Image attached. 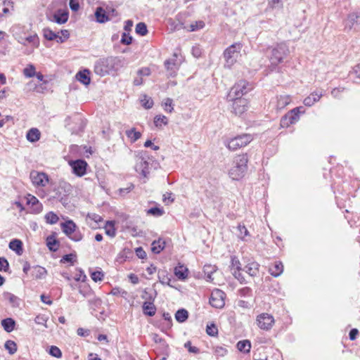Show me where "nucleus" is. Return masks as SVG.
Here are the masks:
<instances>
[{"label":"nucleus","instance_id":"dca6fc26","mask_svg":"<svg viewBox=\"0 0 360 360\" xmlns=\"http://www.w3.org/2000/svg\"><path fill=\"white\" fill-rule=\"evenodd\" d=\"M303 107H297L287 113L288 119L290 121V124H295L300 119V115L302 112H304V110H302Z\"/></svg>","mask_w":360,"mask_h":360},{"label":"nucleus","instance_id":"6e6d98bb","mask_svg":"<svg viewBox=\"0 0 360 360\" xmlns=\"http://www.w3.org/2000/svg\"><path fill=\"white\" fill-rule=\"evenodd\" d=\"M231 269L234 270H242V268L240 266V262L239 259L233 256L231 257Z\"/></svg>","mask_w":360,"mask_h":360},{"label":"nucleus","instance_id":"5701e85b","mask_svg":"<svg viewBox=\"0 0 360 360\" xmlns=\"http://www.w3.org/2000/svg\"><path fill=\"white\" fill-rule=\"evenodd\" d=\"M143 313L148 316H153L156 312V307L153 302L146 301L142 306Z\"/></svg>","mask_w":360,"mask_h":360},{"label":"nucleus","instance_id":"052dcab7","mask_svg":"<svg viewBox=\"0 0 360 360\" xmlns=\"http://www.w3.org/2000/svg\"><path fill=\"white\" fill-rule=\"evenodd\" d=\"M165 110L169 112H172L173 110L172 99L167 98L164 101Z\"/></svg>","mask_w":360,"mask_h":360},{"label":"nucleus","instance_id":"bf43d9fd","mask_svg":"<svg viewBox=\"0 0 360 360\" xmlns=\"http://www.w3.org/2000/svg\"><path fill=\"white\" fill-rule=\"evenodd\" d=\"M111 294L113 295H121L124 297L127 295V292L120 288H113L111 290Z\"/></svg>","mask_w":360,"mask_h":360},{"label":"nucleus","instance_id":"e433bc0d","mask_svg":"<svg viewBox=\"0 0 360 360\" xmlns=\"http://www.w3.org/2000/svg\"><path fill=\"white\" fill-rule=\"evenodd\" d=\"M46 245L49 249L53 252L56 251L59 248V243L53 236L47 237Z\"/></svg>","mask_w":360,"mask_h":360},{"label":"nucleus","instance_id":"5fc2aeb1","mask_svg":"<svg viewBox=\"0 0 360 360\" xmlns=\"http://www.w3.org/2000/svg\"><path fill=\"white\" fill-rule=\"evenodd\" d=\"M25 41L32 44L34 46H37L39 44V38L37 34L30 35L25 38Z\"/></svg>","mask_w":360,"mask_h":360},{"label":"nucleus","instance_id":"a211bd4d","mask_svg":"<svg viewBox=\"0 0 360 360\" xmlns=\"http://www.w3.org/2000/svg\"><path fill=\"white\" fill-rule=\"evenodd\" d=\"M269 271L274 277H278L283 271V265L281 262H275L271 266H269Z\"/></svg>","mask_w":360,"mask_h":360},{"label":"nucleus","instance_id":"412c9836","mask_svg":"<svg viewBox=\"0 0 360 360\" xmlns=\"http://www.w3.org/2000/svg\"><path fill=\"white\" fill-rule=\"evenodd\" d=\"M259 264L256 262L248 263L243 269L250 276H256L259 273Z\"/></svg>","mask_w":360,"mask_h":360},{"label":"nucleus","instance_id":"c756f323","mask_svg":"<svg viewBox=\"0 0 360 360\" xmlns=\"http://www.w3.org/2000/svg\"><path fill=\"white\" fill-rule=\"evenodd\" d=\"M27 200L29 205L35 206L34 210L37 212H40L42 210V205L39 202V200L35 196L29 194Z\"/></svg>","mask_w":360,"mask_h":360},{"label":"nucleus","instance_id":"c9c22d12","mask_svg":"<svg viewBox=\"0 0 360 360\" xmlns=\"http://www.w3.org/2000/svg\"><path fill=\"white\" fill-rule=\"evenodd\" d=\"M237 348L240 352L248 353L251 348L250 342L248 340H240L237 343Z\"/></svg>","mask_w":360,"mask_h":360},{"label":"nucleus","instance_id":"680f3d73","mask_svg":"<svg viewBox=\"0 0 360 360\" xmlns=\"http://www.w3.org/2000/svg\"><path fill=\"white\" fill-rule=\"evenodd\" d=\"M121 42L123 44L129 45L132 42V37L125 32H124L122 35Z\"/></svg>","mask_w":360,"mask_h":360},{"label":"nucleus","instance_id":"774afa93","mask_svg":"<svg viewBox=\"0 0 360 360\" xmlns=\"http://www.w3.org/2000/svg\"><path fill=\"white\" fill-rule=\"evenodd\" d=\"M72 240L78 242L80 241L82 239V235L79 231H75V233H73L70 237Z\"/></svg>","mask_w":360,"mask_h":360},{"label":"nucleus","instance_id":"a19ab883","mask_svg":"<svg viewBox=\"0 0 360 360\" xmlns=\"http://www.w3.org/2000/svg\"><path fill=\"white\" fill-rule=\"evenodd\" d=\"M165 211L163 208L158 207H151L146 211L148 215H153L154 217H160L163 215Z\"/></svg>","mask_w":360,"mask_h":360},{"label":"nucleus","instance_id":"79ce46f5","mask_svg":"<svg viewBox=\"0 0 360 360\" xmlns=\"http://www.w3.org/2000/svg\"><path fill=\"white\" fill-rule=\"evenodd\" d=\"M43 34L46 39L49 41L55 40L58 37V34L55 33L49 28H44L43 30Z\"/></svg>","mask_w":360,"mask_h":360},{"label":"nucleus","instance_id":"49530a36","mask_svg":"<svg viewBox=\"0 0 360 360\" xmlns=\"http://www.w3.org/2000/svg\"><path fill=\"white\" fill-rule=\"evenodd\" d=\"M168 119L165 115H157L154 119V123L156 127H161L162 124L166 125Z\"/></svg>","mask_w":360,"mask_h":360},{"label":"nucleus","instance_id":"e2e57ef3","mask_svg":"<svg viewBox=\"0 0 360 360\" xmlns=\"http://www.w3.org/2000/svg\"><path fill=\"white\" fill-rule=\"evenodd\" d=\"M89 303L90 306L95 310L96 308L101 305L102 302L101 299L94 297L91 300H89Z\"/></svg>","mask_w":360,"mask_h":360},{"label":"nucleus","instance_id":"b1692460","mask_svg":"<svg viewBox=\"0 0 360 360\" xmlns=\"http://www.w3.org/2000/svg\"><path fill=\"white\" fill-rule=\"evenodd\" d=\"M3 297L6 300H8L9 304L13 307H18L20 305V299L15 295L6 292L3 294Z\"/></svg>","mask_w":360,"mask_h":360},{"label":"nucleus","instance_id":"8fccbe9b","mask_svg":"<svg viewBox=\"0 0 360 360\" xmlns=\"http://www.w3.org/2000/svg\"><path fill=\"white\" fill-rule=\"evenodd\" d=\"M141 102L142 105L146 109L151 108L153 107V100L150 98H149L147 96H146V95L143 96V98L141 100Z\"/></svg>","mask_w":360,"mask_h":360},{"label":"nucleus","instance_id":"9b49d317","mask_svg":"<svg viewBox=\"0 0 360 360\" xmlns=\"http://www.w3.org/2000/svg\"><path fill=\"white\" fill-rule=\"evenodd\" d=\"M32 184L37 186L44 187L49 182V176L44 172L33 171L30 173Z\"/></svg>","mask_w":360,"mask_h":360},{"label":"nucleus","instance_id":"20e7f679","mask_svg":"<svg viewBox=\"0 0 360 360\" xmlns=\"http://www.w3.org/2000/svg\"><path fill=\"white\" fill-rule=\"evenodd\" d=\"M253 139L250 134H243L236 136L225 142L226 147L231 150H236L242 147L247 146Z\"/></svg>","mask_w":360,"mask_h":360},{"label":"nucleus","instance_id":"c03bdc74","mask_svg":"<svg viewBox=\"0 0 360 360\" xmlns=\"http://www.w3.org/2000/svg\"><path fill=\"white\" fill-rule=\"evenodd\" d=\"M136 32L141 36H145L148 33L146 25L144 22H139L136 26Z\"/></svg>","mask_w":360,"mask_h":360},{"label":"nucleus","instance_id":"aec40b11","mask_svg":"<svg viewBox=\"0 0 360 360\" xmlns=\"http://www.w3.org/2000/svg\"><path fill=\"white\" fill-rule=\"evenodd\" d=\"M41 132L37 128H31L26 134V138L28 141L35 143L40 139Z\"/></svg>","mask_w":360,"mask_h":360},{"label":"nucleus","instance_id":"f8f14e48","mask_svg":"<svg viewBox=\"0 0 360 360\" xmlns=\"http://www.w3.org/2000/svg\"><path fill=\"white\" fill-rule=\"evenodd\" d=\"M72 172L78 176H82L86 174L87 163L84 160H77L70 163Z\"/></svg>","mask_w":360,"mask_h":360},{"label":"nucleus","instance_id":"f03ea898","mask_svg":"<svg viewBox=\"0 0 360 360\" xmlns=\"http://www.w3.org/2000/svg\"><path fill=\"white\" fill-rule=\"evenodd\" d=\"M248 162L247 154L237 155L234 158L233 167L229 170V176L233 180H239L243 178L248 169Z\"/></svg>","mask_w":360,"mask_h":360},{"label":"nucleus","instance_id":"f3484780","mask_svg":"<svg viewBox=\"0 0 360 360\" xmlns=\"http://www.w3.org/2000/svg\"><path fill=\"white\" fill-rule=\"evenodd\" d=\"M31 274L35 279H43L46 277L47 271L44 267L36 265L32 267Z\"/></svg>","mask_w":360,"mask_h":360},{"label":"nucleus","instance_id":"9d476101","mask_svg":"<svg viewBox=\"0 0 360 360\" xmlns=\"http://www.w3.org/2000/svg\"><path fill=\"white\" fill-rule=\"evenodd\" d=\"M230 100L233 101V112L236 115H240L248 109V101L243 98H235L232 96L229 98Z\"/></svg>","mask_w":360,"mask_h":360},{"label":"nucleus","instance_id":"58836bf2","mask_svg":"<svg viewBox=\"0 0 360 360\" xmlns=\"http://www.w3.org/2000/svg\"><path fill=\"white\" fill-rule=\"evenodd\" d=\"M126 135L129 139H130L131 142L136 141L141 136V134L136 131L135 128H132L130 130L126 131Z\"/></svg>","mask_w":360,"mask_h":360},{"label":"nucleus","instance_id":"4be33fe9","mask_svg":"<svg viewBox=\"0 0 360 360\" xmlns=\"http://www.w3.org/2000/svg\"><path fill=\"white\" fill-rule=\"evenodd\" d=\"M90 72L89 70L85 69L82 71H79L76 75L77 79L84 85L90 84L91 79L89 77Z\"/></svg>","mask_w":360,"mask_h":360},{"label":"nucleus","instance_id":"0eeeda50","mask_svg":"<svg viewBox=\"0 0 360 360\" xmlns=\"http://www.w3.org/2000/svg\"><path fill=\"white\" fill-rule=\"evenodd\" d=\"M226 294L219 289H214L210 297V304L217 309H221L225 305Z\"/></svg>","mask_w":360,"mask_h":360},{"label":"nucleus","instance_id":"39448f33","mask_svg":"<svg viewBox=\"0 0 360 360\" xmlns=\"http://www.w3.org/2000/svg\"><path fill=\"white\" fill-rule=\"evenodd\" d=\"M243 45L240 43H235L229 46L224 52V57L226 60V66L231 67L240 55Z\"/></svg>","mask_w":360,"mask_h":360},{"label":"nucleus","instance_id":"4468645a","mask_svg":"<svg viewBox=\"0 0 360 360\" xmlns=\"http://www.w3.org/2000/svg\"><path fill=\"white\" fill-rule=\"evenodd\" d=\"M61 229L64 233L70 237L76 230L77 226L72 220H68L60 224Z\"/></svg>","mask_w":360,"mask_h":360},{"label":"nucleus","instance_id":"473e14b6","mask_svg":"<svg viewBox=\"0 0 360 360\" xmlns=\"http://www.w3.org/2000/svg\"><path fill=\"white\" fill-rule=\"evenodd\" d=\"M15 321L11 318L4 319L1 321V325L6 332H11L15 328Z\"/></svg>","mask_w":360,"mask_h":360},{"label":"nucleus","instance_id":"603ef678","mask_svg":"<svg viewBox=\"0 0 360 360\" xmlns=\"http://www.w3.org/2000/svg\"><path fill=\"white\" fill-rule=\"evenodd\" d=\"M49 354L52 356L60 358L62 356V352L58 347L51 346L49 349Z\"/></svg>","mask_w":360,"mask_h":360},{"label":"nucleus","instance_id":"3c124183","mask_svg":"<svg viewBox=\"0 0 360 360\" xmlns=\"http://www.w3.org/2000/svg\"><path fill=\"white\" fill-rule=\"evenodd\" d=\"M103 277L104 274L101 271H95L91 273V278L95 282L102 281Z\"/></svg>","mask_w":360,"mask_h":360},{"label":"nucleus","instance_id":"0e129e2a","mask_svg":"<svg viewBox=\"0 0 360 360\" xmlns=\"http://www.w3.org/2000/svg\"><path fill=\"white\" fill-rule=\"evenodd\" d=\"M241 270H234L232 274L233 275V276L238 280L240 281V283H245V278L244 276H243V274H241L240 272Z\"/></svg>","mask_w":360,"mask_h":360},{"label":"nucleus","instance_id":"72a5a7b5","mask_svg":"<svg viewBox=\"0 0 360 360\" xmlns=\"http://www.w3.org/2000/svg\"><path fill=\"white\" fill-rule=\"evenodd\" d=\"M188 318V312L185 309H181L176 311L175 319L179 323L185 322Z\"/></svg>","mask_w":360,"mask_h":360},{"label":"nucleus","instance_id":"864d4df0","mask_svg":"<svg viewBox=\"0 0 360 360\" xmlns=\"http://www.w3.org/2000/svg\"><path fill=\"white\" fill-rule=\"evenodd\" d=\"M47 320L48 318L45 315L42 314L37 315L34 319V321L37 324L44 326L45 327H46Z\"/></svg>","mask_w":360,"mask_h":360},{"label":"nucleus","instance_id":"423d86ee","mask_svg":"<svg viewBox=\"0 0 360 360\" xmlns=\"http://www.w3.org/2000/svg\"><path fill=\"white\" fill-rule=\"evenodd\" d=\"M252 89V85L245 80H240L231 89L228 97L242 98V96Z\"/></svg>","mask_w":360,"mask_h":360},{"label":"nucleus","instance_id":"a878e982","mask_svg":"<svg viewBox=\"0 0 360 360\" xmlns=\"http://www.w3.org/2000/svg\"><path fill=\"white\" fill-rule=\"evenodd\" d=\"M53 20L58 24H64L68 20V13L65 11H58L53 15Z\"/></svg>","mask_w":360,"mask_h":360},{"label":"nucleus","instance_id":"2f4dec72","mask_svg":"<svg viewBox=\"0 0 360 360\" xmlns=\"http://www.w3.org/2000/svg\"><path fill=\"white\" fill-rule=\"evenodd\" d=\"M174 274L180 280H184L188 276V269L184 266H178L174 268Z\"/></svg>","mask_w":360,"mask_h":360},{"label":"nucleus","instance_id":"7ed1b4c3","mask_svg":"<svg viewBox=\"0 0 360 360\" xmlns=\"http://www.w3.org/2000/svg\"><path fill=\"white\" fill-rule=\"evenodd\" d=\"M289 53L288 46L285 43L276 45L271 51L269 60L271 65L275 68L279 63L283 62V58Z\"/></svg>","mask_w":360,"mask_h":360},{"label":"nucleus","instance_id":"f704fd0d","mask_svg":"<svg viewBox=\"0 0 360 360\" xmlns=\"http://www.w3.org/2000/svg\"><path fill=\"white\" fill-rule=\"evenodd\" d=\"M165 241L159 239L152 243L151 250L155 254H159L165 248Z\"/></svg>","mask_w":360,"mask_h":360},{"label":"nucleus","instance_id":"4d7b16f0","mask_svg":"<svg viewBox=\"0 0 360 360\" xmlns=\"http://www.w3.org/2000/svg\"><path fill=\"white\" fill-rule=\"evenodd\" d=\"M132 254V252L129 248H124L118 255V259L125 261L127 258L129 257V255Z\"/></svg>","mask_w":360,"mask_h":360},{"label":"nucleus","instance_id":"bb28decb","mask_svg":"<svg viewBox=\"0 0 360 360\" xmlns=\"http://www.w3.org/2000/svg\"><path fill=\"white\" fill-rule=\"evenodd\" d=\"M165 66L167 70L169 72V75L170 77H174L176 75L177 67L174 60H166L165 61Z\"/></svg>","mask_w":360,"mask_h":360},{"label":"nucleus","instance_id":"cd10ccee","mask_svg":"<svg viewBox=\"0 0 360 360\" xmlns=\"http://www.w3.org/2000/svg\"><path fill=\"white\" fill-rule=\"evenodd\" d=\"M291 101V99L289 96L283 95L280 96L277 98V103L276 108L278 110L283 109L286 105H288Z\"/></svg>","mask_w":360,"mask_h":360},{"label":"nucleus","instance_id":"a18cd8bd","mask_svg":"<svg viewBox=\"0 0 360 360\" xmlns=\"http://www.w3.org/2000/svg\"><path fill=\"white\" fill-rule=\"evenodd\" d=\"M205 27V22L202 20L195 21L191 23L188 29L190 32H194L202 29Z\"/></svg>","mask_w":360,"mask_h":360},{"label":"nucleus","instance_id":"c85d7f7f","mask_svg":"<svg viewBox=\"0 0 360 360\" xmlns=\"http://www.w3.org/2000/svg\"><path fill=\"white\" fill-rule=\"evenodd\" d=\"M217 271V267L211 264H205L203 267V272L207 281H213L212 274Z\"/></svg>","mask_w":360,"mask_h":360},{"label":"nucleus","instance_id":"338daca9","mask_svg":"<svg viewBox=\"0 0 360 360\" xmlns=\"http://www.w3.org/2000/svg\"><path fill=\"white\" fill-rule=\"evenodd\" d=\"M172 193L170 192H167L163 195L162 200L166 205L174 202V198H172Z\"/></svg>","mask_w":360,"mask_h":360},{"label":"nucleus","instance_id":"1a4fd4ad","mask_svg":"<svg viewBox=\"0 0 360 360\" xmlns=\"http://www.w3.org/2000/svg\"><path fill=\"white\" fill-rule=\"evenodd\" d=\"M345 30L347 31L354 30L358 32L360 30V12H353L348 14L345 20Z\"/></svg>","mask_w":360,"mask_h":360},{"label":"nucleus","instance_id":"ddd939ff","mask_svg":"<svg viewBox=\"0 0 360 360\" xmlns=\"http://www.w3.org/2000/svg\"><path fill=\"white\" fill-rule=\"evenodd\" d=\"M148 166V162L143 158H139L135 165V169L143 176L147 177L150 172Z\"/></svg>","mask_w":360,"mask_h":360},{"label":"nucleus","instance_id":"de8ad7c7","mask_svg":"<svg viewBox=\"0 0 360 360\" xmlns=\"http://www.w3.org/2000/svg\"><path fill=\"white\" fill-rule=\"evenodd\" d=\"M23 73L27 77H32L35 75V68L33 65H27L24 70Z\"/></svg>","mask_w":360,"mask_h":360},{"label":"nucleus","instance_id":"2eb2a0df","mask_svg":"<svg viewBox=\"0 0 360 360\" xmlns=\"http://www.w3.org/2000/svg\"><path fill=\"white\" fill-rule=\"evenodd\" d=\"M303 107H297L287 113L288 119L290 121V124H295L300 119V115L302 112H304V110H302Z\"/></svg>","mask_w":360,"mask_h":360},{"label":"nucleus","instance_id":"ea45409f","mask_svg":"<svg viewBox=\"0 0 360 360\" xmlns=\"http://www.w3.org/2000/svg\"><path fill=\"white\" fill-rule=\"evenodd\" d=\"M45 219L47 224H55L58 221L59 217L54 212H49L45 215Z\"/></svg>","mask_w":360,"mask_h":360},{"label":"nucleus","instance_id":"7c9ffc66","mask_svg":"<svg viewBox=\"0 0 360 360\" xmlns=\"http://www.w3.org/2000/svg\"><path fill=\"white\" fill-rule=\"evenodd\" d=\"M12 4L13 3L8 0H0V17L9 12L10 8L13 7Z\"/></svg>","mask_w":360,"mask_h":360},{"label":"nucleus","instance_id":"13d9d810","mask_svg":"<svg viewBox=\"0 0 360 360\" xmlns=\"http://www.w3.org/2000/svg\"><path fill=\"white\" fill-rule=\"evenodd\" d=\"M9 269V264L4 257H0V271H7Z\"/></svg>","mask_w":360,"mask_h":360},{"label":"nucleus","instance_id":"4c0bfd02","mask_svg":"<svg viewBox=\"0 0 360 360\" xmlns=\"http://www.w3.org/2000/svg\"><path fill=\"white\" fill-rule=\"evenodd\" d=\"M105 232L106 235L108 236L113 238L116 235V230L115 229L114 222L112 221H108L105 223V226L104 227Z\"/></svg>","mask_w":360,"mask_h":360},{"label":"nucleus","instance_id":"393cba45","mask_svg":"<svg viewBox=\"0 0 360 360\" xmlns=\"http://www.w3.org/2000/svg\"><path fill=\"white\" fill-rule=\"evenodd\" d=\"M11 250L15 251L17 255H20L22 253V243L19 239L12 240L8 245Z\"/></svg>","mask_w":360,"mask_h":360},{"label":"nucleus","instance_id":"6e6552de","mask_svg":"<svg viewBox=\"0 0 360 360\" xmlns=\"http://www.w3.org/2000/svg\"><path fill=\"white\" fill-rule=\"evenodd\" d=\"M257 326L264 330H269L273 327L275 320L272 315L267 313H262L257 316Z\"/></svg>","mask_w":360,"mask_h":360},{"label":"nucleus","instance_id":"f257e3e1","mask_svg":"<svg viewBox=\"0 0 360 360\" xmlns=\"http://www.w3.org/2000/svg\"><path fill=\"white\" fill-rule=\"evenodd\" d=\"M124 65L123 60L117 56L101 58L95 62L94 72L101 77L118 71Z\"/></svg>","mask_w":360,"mask_h":360},{"label":"nucleus","instance_id":"6ab92c4d","mask_svg":"<svg viewBox=\"0 0 360 360\" xmlns=\"http://www.w3.org/2000/svg\"><path fill=\"white\" fill-rule=\"evenodd\" d=\"M95 17L96 21L99 23H105L110 20V18L107 15L106 11L102 7H98L96 9Z\"/></svg>","mask_w":360,"mask_h":360},{"label":"nucleus","instance_id":"37998d69","mask_svg":"<svg viewBox=\"0 0 360 360\" xmlns=\"http://www.w3.org/2000/svg\"><path fill=\"white\" fill-rule=\"evenodd\" d=\"M6 349L8 350L10 354H13L17 351V345L13 340H7L4 345Z\"/></svg>","mask_w":360,"mask_h":360},{"label":"nucleus","instance_id":"69168bd1","mask_svg":"<svg viewBox=\"0 0 360 360\" xmlns=\"http://www.w3.org/2000/svg\"><path fill=\"white\" fill-rule=\"evenodd\" d=\"M184 347L188 349V352L191 353L198 354L199 352V349L196 347H193L191 341H187L184 344Z\"/></svg>","mask_w":360,"mask_h":360},{"label":"nucleus","instance_id":"09e8293b","mask_svg":"<svg viewBox=\"0 0 360 360\" xmlns=\"http://www.w3.org/2000/svg\"><path fill=\"white\" fill-rule=\"evenodd\" d=\"M206 332L210 336L214 337L218 334V329L214 323H211L207 326Z\"/></svg>","mask_w":360,"mask_h":360}]
</instances>
